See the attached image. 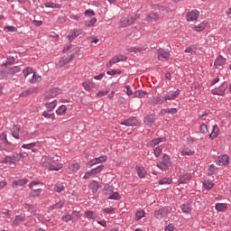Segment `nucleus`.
Listing matches in <instances>:
<instances>
[{
  "label": "nucleus",
  "instance_id": "nucleus-6",
  "mask_svg": "<svg viewBox=\"0 0 231 231\" xmlns=\"http://www.w3.org/2000/svg\"><path fill=\"white\" fill-rule=\"evenodd\" d=\"M50 162H51V156H43L41 161L42 166H43L48 171L57 169L55 166L50 164Z\"/></svg>",
  "mask_w": 231,
  "mask_h": 231
},
{
  "label": "nucleus",
  "instance_id": "nucleus-61",
  "mask_svg": "<svg viewBox=\"0 0 231 231\" xmlns=\"http://www.w3.org/2000/svg\"><path fill=\"white\" fill-rule=\"evenodd\" d=\"M0 163H14V162L12 161L11 156H5L4 159L0 161Z\"/></svg>",
  "mask_w": 231,
  "mask_h": 231
},
{
  "label": "nucleus",
  "instance_id": "nucleus-37",
  "mask_svg": "<svg viewBox=\"0 0 231 231\" xmlns=\"http://www.w3.org/2000/svg\"><path fill=\"white\" fill-rule=\"evenodd\" d=\"M215 208H216V210H217V212H225V210H226V204H225V203H217L215 205Z\"/></svg>",
  "mask_w": 231,
  "mask_h": 231
},
{
  "label": "nucleus",
  "instance_id": "nucleus-18",
  "mask_svg": "<svg viewBox=\"0 0 231 231\" xmlns=\"http://www.w3.org/2000/svg\"><path fill=\"white\" fill-rule=\"evenodd\" d=\"M33 93H39V88L35 87L29 88L28 89L23 91L20 97H28L29 95H33Z\"/></svg>",
  "mask_w": 231,
  "mask_h": 231
},
{
  "label": "nucleus",
  "instance_id": "nucleus-30",
  "mask_svg": "<svg viewBox=\"0 0 231 231\" xmlns=\"http://www.w3.org/2000/svg\"><path fill=\"white\" fill-rule=\"evenodd\" d=\"M207 28V23L202 22L193 27L194 32H203Z\"/></svg>",
  "mask_w": 231,
  "mask_h": 231
},
{
  "label": "nucleus",
  "instance_id": "nucleus-41",
  "mask_svg": "<svg viewBox=\"0 0 231 231\" xmlns=\"http://www.w3.org/2000/svg\"><path fill=\"white\" fill-rule=\"evenodd\" d=\"M134 97L135 98H143L145 97V95H147V91L145 90H137L134 92Z\"/></svg>",
  "mask_w": 231,
  "mask_h": 231
},
{
  "label": "nucleus",
  "instance_id": "nucleus-2",
  "mask_svg": "<svg viewBox=\"0 0 231 231\" xmlns=\"http://www.w3.org/2000/svg\"><path fill=\"white\" fill-rule=\"evenodd\" d=\"M157 167L161 169V171H167V169L171 167V157H169L167 154H164L162 161L157 163Z\"/></svg>",
  "mask_w": 231,
  "mask_h": 231
},
{
  "label": "nucleus",
  "instance_id": "nucleus-54",
  "mask_svg": "<svg viewBox=\"0 0 231 231\" xmlns=\"http://www.w3.org/2000/svg\"><path fill=\"white\" fill-rule=\"evenodd\" d=\"M66 187L63 184H57L54 188L55 192L60 193L64 192Z\"/></svg>",
  "mask_w": 231,
  "mask_h": 231
},
{
  "label": "nucleus",
  "instance_id": "nucleus-48",
  "mask_svg": "<svg viewBox=\"0 0 231 231\" xmlns=\"http://www.w3.org/2000/svg\"><path fill=\"white\" fill-rule=\"evenodd\" d=\"M180 183H187L188 181H190V175H181L179 179Z\"/></svg>",
  "mask_w": 231,
  "mask_h": 231
},
{
  "label": "nucleus",
  "instance_id": "nucleus-36",
  "mask_svg": "<svg viewBox=\"0 0 231 231\" xmlns=\"http://www.w3.org/2000/svg\"><path fill=\"white\" fill-rule=\"evenodd\" d=\"M64 205H65L64 200H60L58 203L51 206V210H59V208H62V207H64Z\"/></svg>",
  "mask_w": 231,
  "mask_h": 231
},
{
  "label": "nucleus",
  "instance_id": "nucleus-24",
  "mask_svg": "<svg viewBox=\"0 0 231 231\" xmlns=\"http://www.w3.org/2000/svg\"><path fill=\"white\" fill-rule=\"evenodd\" d=\"M28 183V180L21 179L18 180H14L12 184L13 189H17V187H23V185H26Z\"/></svg>",
  "mask_w": 231,
  "mask_h": 231
},
{
  "label": "nucleus",
  "instance_id": "nucleus-64",
  "mask_svg": "<svg viewBox=\"0 0 231 231\" xmlns=\"http://www.w3.org/2000/svg\"><path fill=\"white\" fill-rule=\"evenodd\" d=\"M42 116H44V118H51V120H55V114H49L47 111H44L42 113Z\"/></svg>",
  "mask_w": 231,
  "mask_h": 231
},
{
  "label": "nucleus",
  "instance_id": "nucleus-27",
  "mask_svg": "<svg viewBox=\"0 0 231 231\" xmlns=\"http://www.w3.org/2000/svg\"><path fill=\"white\" fill-rule=\"evenodd\" d=\"M180 209L184 214H190V212H192V207L189 203L180 205Z\"/></svg>",
  "mask_w": 231,
  "mask_h": 231
},
{
  "label": "nucleus",
  "instance_id": "nucleus-12",
  "mask_svg": "<svg viewBox=\"0 0 231 231\" xmlns=\"http://www.w3.org/2000/svg\"><path fill=\"white\" fill-rule=\"evenodd\" d=\"M225 64H226V59L223 58V56H218L214 62V66L217 69H223V66H225Z\"/></svg>",
  "mask_w": 231,
  "mask_h": 231
},
{
  "label": "nucleus",
  "instance_id": "nucleus-31",
  "mask_svg": "<svg viewBox=\"0 0 231 231\" xmlns=\"http://www.w3.org/2000/svg\"><path fill=\"white\" fill-rule=\"evenodd\" d=\"M66 111H68V106L61 105L57 108L56 115H58V116H62V115H65Z\"/></svg>",
  "mask_w": 231,
  "mask_h": 231
},
{
  "label": "nucleus",
  "instance_id": "nucleus-23",
  "mask_svg": "<svg viewBox=\"0 0 231 231\" xmlns=\"http://www.w3.org/2000/svg\"><path fill=\"white\" fill-rule=\"evenodd\" d=\"M162 142H167V139L165 137L155 138L151 141V143H149V146L156 147V145H159V143H162Z\"/></svg>",
  "mask_w": 231,
  "mask_h": 231
},
{
  "label": "nucleus",
  "instance_id": "nucleus-44",
  "mask_svg": "<svg viewBox=\"0 0 231 231\" xmlns=\"http://www.w3.org/2000/svg\"><path fill=\"white\" fill-rule=\"evenodd\" d=\"M152 10H160V12H171L170 8L160 6L159 5H152Z\"/></svg>",
  "mask_w": 231,
  "mask_h": 231
},
{
  "label": "nucleus",
  "instance_id": "nucleus-46",
  "mask_svg": "<svg viewBox=\"0 0 231 231\" xmlns=\"http://www.w3.org/2000/svg\"><path fill=\"white\" fill-rule=\"evenodd\" d=\"M167 100L165 99V97H153L154 104H165Z\"/></svg>",
  "mask_w": 231,
  "mask_h": 231
},
{
  "label": "nucleus",
  "instance_id": "nucleus-42",
  "mask_svg": "<svg viewBox=\"0 0 231 231\" xmlns=\"http://www.w3.org/2000/svg\"><path fill=\"white\" fill-rule=\"evenodd\" d=\"M23 208H25V210H28L29 212H31V214H35L37 212V209H35V207H33V205H30V204H23Z\"/></svg>",
  "mask_w": 231,
  "mask_h": 231
},
{
  "label": "nucleus",
  "instance_id": "nucleus-63",
  "mask_svg": "<svg viewBox=\"0 0 231 231\" xmlns=\"http://www.w3.org/2000/svg\"><path fill=\"white\" fill-rule=\"evenodd\" d=\"M4 30L5 32H11V33H14V32H17V27H15V26H5L4 28Z\"/></svg>",
  "mask_w": 231,
  "mask_h": 231
},
{
  "label": "nucleus",
  "instance_id": "nucleus-9",
  "mask_svg": "<svg viewBox=\"0 0 231 231\" xmlns=\"http://www.w3.org/2000/svg\"><path fill=\"white\" fill-rule=\"evenodd\" d=\"M80 35H82V29H74L68 34L67 38L69 42H72V41H75V39H77V37H80Z\"/></svg>",
  "mask_w": 231,
  "mask_h": 231
},
{
  "label": "nucleus",
  "instance_id": "nucleus-62",
  "mask_svg": "<svg viewBox=\"0 0 231 231\" xmlns=\"http://www.w3.org/2000/svg\"><path fill=\"white\" fill-rule=\"evenodd\" d=\"M108 199H115L116 201H117L118 199H120V193H119V192L112 193V194L108 197Z\"/></svg>",
  "mask_w": 231,
  "mask_h": 231
},
{
  "label": "nucleus",
  "instance_id": "nucleus-35",
  "mask_svg": "<svg viewBox=\"0 0 231 231\" xmlns=\"http://www.w3.org/2000/svg\"><path fill=\"white\" fill-rule=\"evenodd\" d=\"M45 107L46 109H48V111H53V109L57 107V100H53L51 102L46 103Z\"/></svg>",
  "mask_w": 231,
  "mask_h": 231
},
{
  "label": "nucleus",
  "instance_id": "nucleus-11",
  "mask_svg": "<svg viewBox=\"0 0 231 231\" xmlns=\"http://www.w3.org/2000/svg\"><path fill=\"white\" fill-rule=\"evenodd\" d=\"M138 125V120L136 117H130L125 119L121 123V125H126V127H134V125Z\"/></svg>",
  "mask_w": 231,
  "mask_h": 231
},
{
  "label": "nucleus",
  "instance_id": "nucleus-47",
  "mask_svg": "<svg viewBox=\"0 0 231 231\" xmlns=\"http://www.w3.org/2000/svg\"><path fill=\"white\" fill-rule=\"evenodd\" d=\"M69 171L72 172H77L80 169V164L79 162L72 163L69 166Z\"/></svg>",
  "mask_w": 231,
  "mask_h": 231
},
{
  "label": "nucleus",
  "instance_id": "nucleus-15",
  "mask_svg": "<svg viewBox=\"0 0 231 231\" xmlns=\"http://www.w3.org/2000/svg\"><path fill=\"white\" fill-rule=\"evenodd\" d=\"M160 21V14L154 12H151L147 16H146V22L147 23H158Z\"/></svg>",
  "mask_w": 231,
  "mask_h": 231
},
{
  "label": "nucleus",
  "instance_id": "nucleus-51",
  "mask_svg": "<svg viewBox=\"0 0 231 231\" xmlns=\"http://www.w3.org/2000/svg\"><path fill=\"white\" fill-rule=\"evenodd\" d=\"M162 152H163V146L160 145L153 150V154L154 156H156V158H158V156H160V154H162Z\"/></svg>",
  "mask_w": 231,
  "mask_h": 231
},
{
  "label": "nucleus",
  "instance_id": "nucleus-17",
  "mask_svg": "<svg viewBox=\"0 0 231 231\" xmlns=\"http://www.w3.org/2000/svg\"><path fill=\"white\" fill-rule=\"evenodd\" d=\"M180 89H177L176 91L168 92L164 98L165 100H174V98H177L180 96Z\"/></svg>",
  "mask_w": 231,
  "mask_h": 231
},
{
  "label": "nucleus",
  "instance_id": "nucleus-38",
  "mask_svg": "<svg viewBox=\"0 0 231 231\" xmlns=\"http://www.w3.org/2000/svg\"><path fill=\"white\" fill-rule=\"evenodd\" d=\"M44 5L46 8H62L60 4H55L53 2H46Z\"/></svg>",
  "mask_w": 231,
  "mask_h": 231
},
{
  "label": "nucleus",
  "instance_id": "nucleus-8",
  "mask_svg": "<svg viewBox=\"0 0 231 231\" xmlns=\"http://www.w3.org/2000/svg\"><path fill=\"white\" fill-rule=\"evenodd\" d=\"M60 162V157H51V156L50 165H53V167H55L56 169L49 170V171H60V169H62L63 164L60 162Z\"/></svg>",
  "mask_w": 231,
  "mask_h": 231
},
{
  "label": "nucleus",
  "instance_id": "nucleus-32",
  "mask_svg": "<svg viewBox=\"0 0 231 231\" xmlns=\"http://www.w3.org/2000/svg\"><path fill=\"white\" fill-rule=\"evenodd\" d=\"M82 86L86 91H91V88H93V86H95V83H93V81L88 80L84 81L82 83Z\"/></svg>",
  "mask_w": 231,
  "mask_h": 231
},
{
  "label": "nucleus",
  "instance_id": "nucleus-16",
  "mask_svg": "<svg viewBox=\"0 0 231 231\" xmlns=\"http://www.w3.org/2000/svg\"><path fill=\"white\" fill-rule=\"evenodd\" d=\"M19 133H21V126L14 125L11 128V134L13 138H15V140H19V138H21V136L19 135Z\"/></svg>",
  "mask_w": 231,
  "mask_h": 231
},
{
  "label": "nucleus",
  "instance_id": "nucleus-29",
  "mask_svg": "<svg viewBox=\"0 0 231 231\" xmlns=\"http://www.w3.org/2000/svg\"><path fill=\"white\" fill-rule=\"evenodd\" d=\"M34 147H41V143L39 142H36V143H27V144H23L22 145V148L23 149H33Z\"/></svg>",
  "mask_w": 231,
  "mask_h": 231
},
{
  "label": "nucleus",
  "instance_id": "nucleus-56",
  "mask_svg": "<svg viewBox=\"0 0 231 231\" xmlns=\"http://www.w3.org/2000/svg\"><path fill=\"white\" fill-rule=\"evenodd\" d=\"M182 156H192V154H194V152L189 148H185L182 152H181Z\"/></svg>",
  "mask_w": 231,
  "mask_h": 231
},
{
  "label": "nucleus",
  "instance_id": "nucleus-43",
  "mask_svg": "<svg viewBox=\"0 0 231 231\" xmlns=\"http://www.w3.org/2000/svg\"><path fill=\"white\" fill-rule=\"evenodd\" d=\"M23 208H25V210H28L29 212H31V214H35L37 212V209H35V207H33V205H30V204H23Z\"/></svg>",
  "mask_w": 231,
  "mask_h": 231
},
{
  "label": "nucleus",
  "instance_id": "nucleus-50",
  "mask_svg": "<svg viewBox=\"0 0 231 231\" xmlns=\"http://www.w3.org/2000/svg\"><path fill=\"white\" fill-rule=\"evenodd\" d=\"M172 183V180L170 178H163L159 180V185H171Z\"/></svg>",
  "mask_w": 231,
  "mask_h": 231
},
{
  "label": "nucleus",
  "instance_id": "nucleus-14",
  "mask_svg": "<svg viewBox=\"0 0 231 231\" xmlns=\"http://www.w3.org/2000/svg\"><path fill=\"white\" fill-rule=\"evenodd\" d=\"M73 57H75V55H70L68 58H63L61 59L57 64H56V68L60 69L63 68V66H66V64H69V62H71V60H73Z\"/></svg>",
  "mask_w": 231,
  "mask_h": 231
},
{
  "label": "nucleus",
  "instance_id": "nucleus-25",
  "mask_svg": "<svg viewBox=\"0 0 231 231\" xmlns=\"http://www.w3.org/2000/svg\"><path fill=\"white\" fill-rule=\"evenodd\" d=\"M110 60H112V63L116 64L118 62H122L124 60H127V56H125V55L115 56Z\"/></svg>",
  "mask_w": 231,
  "mask_h": 231
},
{
  "label": "nucleus",
  "instance_id": "nucleus-40",
  "mask_svg": "<svg viewBox=\"0 0 231 231\" xmlns=\"http://www.w3.org/2000/svg\"><path fill=\"white\" fill-rule=\"evenodd\" d=\"M23 76L26 78L30 77L31 76V79H32V75H33V69L30 68V67H27L23 69Z\"/></svg>",
  "mask_w": 231,
  "mask_h": 231
},
{
  "label": "nucleus",
  "instance_id": "nucleus-39",
  "mask_svg": "<svg viewBox=\"0 0 231 231\" xmlns=\"http://www.w3.org/2000/svg\"><path fill=\"white\" fill-rule=\"evenodd\" d=\"M203 188L206 190H212V189L214 188V182L210 181V180H205L203 182Z\"/></svg>",
  "mask_w": 231,
  "mask_h": 231
},
{
  "label": "nucleus",
  "instance_id": "nucleus-33",
  "mask_svg": "<svg viewBox=\"0 0 231 231\" xmlns=\"http://www.w3.org/2000/svg\"><path fill=\"white\" fill-rule=\"evenodd\" d=\"M85 216L87 219H97L98 217V214L95 211H86Z\"/></svg>",
  "mask_w": 231,
  "mask_h": 231
},
{
  "label": "nucleus",
  "instance_id": "nucleus-57",
  "mask_svg": "<svg viewBox=\"0 0 231 231\" xmlns=\"http://www.w3.org/2000/svg\"><path fill=\"white\" fill-rule=\"evenodd\" d=\"M39 136V132L34 131L27 134V140H33Z\"/></svg>",
  "mask_w": 231,
  "mask_h": 231
},
{
  "label": "nucleus",
  "instance_id": "nucleus-1",
  "mask_svg": "<svg viewBox=\"0 0 231 231\" xmlns=\"http://www.w3.org/2000/svg\"><path fill=\"white\" fill-rule=\"evenodd\" d=\"M171 210L172 209L169 207L160 208L159 210H156L154 212V217H156L157 219H162V217H167V216H169V214H171Z\"/></svg>",
  "mask_w": 231,
  "mask_h": 231
},
{
  "label": "nucleus",
  "instance_id": "nucleus-3",
  "mask_svg": "<svg viewBox=\"0 0 231 231\" xmlns=\"http://www.w3.org/2000/svg\"><path fill=\"white\" fill-rule=\"evenodd\" d=\"M157 59L158 60H169L171 59V51L165 50V49H158L157 50Z\"/></svg>",
  "mask_w": 231,
  "mask_h": 231
},
{
  "label": "nucleus",
  "instance_id": "nucleus-22",
  "mask_svg": "<svg viewBox=\"0 0 231 231\" xmlns=\"http://www.w3.org/2000/svg\"><path fill=\"white\" fill-rule=\"evenodd\" d=\"M217 136H219V126H217V125H215L213 126L211 134H209V138L210 140H216Z\"/></svg>",
  "mask_w": 231,
  "mask_h": 231
},
{
  "label": "nucleus",
  "instance_id": "nucleus-55",
  "mask_svg": "<svg viewBox=\"0 0 231 231\" xmlns=\"http://www.w3.org/2000/svg\"><path fill=\"white\" fill-rule=\"evenodd\" d=\"M85 24L88 28L95 26V24H97V18H92L90 21H87Z\"/></svg>",
  "mask_w": 231,
  "mask_h": 231
},
{
  "label": "nucleus",
  "instance_id": "nucleus-52",
  "mask_svg": "<svg viewBox=\"0 0 231 231\" xmlns=\"http://www.w3.org/2000/svg\"><path fill=\"white\" fill-rule=\"evenodd\" d=\"M103 194L105 196H109V194H113V187L107 186L103 189Z\"/></svg>",
  "mask_w": 231,
  "mask_h": 231
},
{
  "label": "nucleus",
  "instance_id": "nucleus-10",
  "mask_svg": "<svg viewBox=\"0 0 231 231\" xmlns=\"http://www.w3.org/2000/svg\"><path fill=\"white\" fill-rule=\"evenodd\" d=\"M228 87L225 85V83L222 84L220 88H216L211 90L212 95H218V97H223L225 95V91H226V88Z\"/></svg>",
  "mask_w": 231,
  "mask_h": 231
},
{
  "label": "nucleus",
  "instance_id": "nucleus-4",
  "mask_svg": "<svg viewBox=\"0 0 231 231\" xmlns=\"http://www.w3.org/2000/svg\"><path fill=\"white\" fill-rule=\"evenodd\" d=\"M105 162H107V155H101L99 157L90 160L87 163V167L91 168L94 165H98V163H105Z\"/></svg>",
  "mask_w": 231,
  "mask_h": 231
},
{
  "label": "nucleus",
  "instance_id": "nucleus-34",
  "mask_svg": "<svg viewBox=\"0 0 231 231\" xmlns=\"http://www.w3.org/2000/svg\"><path fill=\"white\" fill-rule=\"evenodd\" d=\"M31 84H35V82H41V76L37 75L35 72L32 73V78L28 79Z\"/></svg>",
  "mask_w": 231,
  "mask_h": 231
},
{
  "label": "nucleus",
  "instance_id": "nucleus-60",
  "mask_svg": "<svg viewBox=\"0 0 231 231\" xmlns=\"http://www.w3.org/2000/svg\"><path fill=\"white\" fill-rule=\"evenodd\" d=\"M11 160L13 161V162H20V160H21V154H19V153H17V152H14V153H13L12 154V156H11Z\"/></svg>",
  "mask_w": 231,
  "mask_h": 231
},
{
  "label": "nucleus",
  "instance_id": "nucleus-7",
  "mask_svg": "<svg viewBox=\"0 0 231 231\" xmlns=\"http://www.w3.org/2000/svg\"><path fill=\"white\" fill-rule=\"evenodd\" d=\"M134 23V18L133 16L125 17L119 22V28H127V26H131Z\"/></svg>",
  "mask_w": 231,
  "mask_h": 231
},
{
  "label": "nucleus",
  "instance_id": "nucleus-45",
  "mask_svg": "<svg viewBox=\"0 0 231 231\" xmlns=\"http://www.w3.org/2000/svg\"><path fill=\"white\" fill-rule=\"evenodd\" d=\"M42 192V189H32L30 193V196H32V198H39Z\"/></svg>",
  "mask_w": 231,
  "mask_h": 231
},
{
  "label": "nucleus",
  "instance_id": "nucleus-13",
  "mask_svg": "<svg viewBox=\"0 0 231 231\" xmlns=\"http://www.w3.org/2000/svg\"><path fill=\"white\" fill-rule=\"evenodd\" d=\"M217 165H228L230 163V158L227 155H220L217 158Z\"/></svg>",
  "mask_w": 231,
  "mask_h": 231
},
{
  "label": "nucleus",
  "instance_id": "nucleus-28",
  "mask_svg": "<svg viewBox=\"0 0 231 231\" xmlns=\"http://www.w3.org/2000/svg\"><path fill=\"white\" fill-rule=\"evenodd\" d=\"M143 122L145 125H152V124L155 122L154 115L145 116Z\"/></svg>",
  "mask_w": 231,
  "mask_h": 231
},
{
  "label": "nucleus",
  "instance_id": "nucleus-53",
  "mask_svg": "<svg viewBox=\"0 0 231 231\" xmlns=\"http://www.w3.org/2000/svg\"><path fill=\"white\" fill-rule=\"evenodd\" d=\"M0 140L3 142V143H5V145H10V143L8 142V138L6 137V133H2L0 134Z\"/></svg>",
  "mask_w": 231,
  "mask_h": 231
},
{
  "label": "nucleus",
  "instance_id": "nucleus-26",
  "mask_svg": "<svg viewBox=\"0 0 231 231\" xmlns=\"http://www.w3.org/2000/svg\"><path fill=\"white\" fill-rule=\"evenodd\" d=\"M135 171L139 178H145V175L147 174L145 168H143V166H136Z\"/></svg>",
  "mask_w": 231,
  "mask_h": 231
},
{
  "label": "nucleus",
  "instance_id": "nucleus-58",
  "mask_svg": "<svg viewBox=\"0 0 231 231\" xmlns=\"http://www.w3.org/2000/svg\"><path fill=\"white\" fill-rule=\"evenodd\" d=\"M145 216V211L143 210H139L135 214V219L136 221H139V219H142Z\"/></svg>",
  "mask_w": 231,
  "mask_h": 231
},
{
  "label": "nucleus",
  "instance_id": "nucleus-19",
  "mask_svg": "<svg viewBox=\"0 0 231 231\" xmlns=\"http://www.w3.org/2000/svg\"><path fill=\"white\" fill-rule=\"evenodd\" d=\"M88 189L92 190L93 194H96L98 189H100V184L97 180H92L91 183L88 184Z\"/></svg>",
  "mask_w": 231,
  "mask_h": 231
},
{
  "label": "nucleus",
  "instance_id": "nucleus-49",
  "mask_svg": "<svg viewBox=\"0 0 231 231\" xmlns=\"http://www.w3.org/2000/svg\"><path fill=\"white\" fill-rule=\"evenodd\" d=\"M91 170H92V172H93L94 176L97 175V174H100V172H102V171H104V165H99V166H97L96 168H93Z\"/></svg>",
  "mask_w": 231,
  "mask_h": 231
},
{
  "label": "nucleus",
  "instance_id": "nucleus-20",
  "mask_svg": "<svg viewBox=\"0 0 231 231\" xmlns=\"http://www.w3.org/2000/svg\"><path fill=\"white\" fill-rule=\"evenodd\" d=\"M61 93H62V90H60V88H52L49 90L47 98H55L57 95H60Z\"/></svg>",
  "mask_w": 231,
  "mask_h": 231
},
{
  "label": "nucleus",
  "instance_id": "nucleus-21",
  "mask_svg": "<svg viewBox=\"0 0 231 231\" xmlns=\"http://www.w3.org/2000/svg\"><path fill=\"white\" fill-rule=\"evenodd\" d=\"M25 219H26L25 215H17L13 221V225H14V226H19V224L23 223Z\"/></svg>",
  "mask_w": 231,
  "mask_h": 231
},
{
  "label": "nucleus",
  "instance_id": "nucleus-59",
  "mask_svg": "<svg viewBox=\"0 0 231 231\" xmlns=\"http://www.w3.org/2000/svg\"><path fill=\"white\" fill-rule=\"evenodd\" d=\"M216 171H217V168H216V166H214V164H211L208 170V176H212V174H216Z\"/></svg>",
  "mask_w": 231,
  "mask_h": 231
},
{
  "label": "nucleus",
  "instance_id": "nucleus-5",
  "mask_svg": "<svg viewBox=\"0 0 231 231\" xmlns=\"http://www.w3.org/2000/svg\"><path fill=\"white\" fill-rule=\"evenodd\" d=\"M199 19V11L193 9L186 14V21L188 23H192Z\"/></svg>",
  "mask_w": 231,
  "mask_h": 231
}]
</instances>
